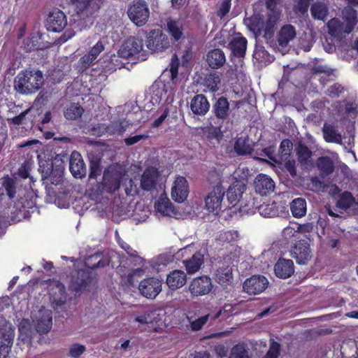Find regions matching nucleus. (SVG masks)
<instances>
[{
	"label": "nucleus",
	"mask_w": 358,
	"mask_h": 358,
	"mask_svg": "<svg viewBox=\"0 0 358 358\" xmlns=\"http://www.w3.org/2000/svg\"><path fill=\"white\" fill-rule=\"evenodd\" d=\"M43 75L40 70L25 69L18 73L14 80V88L22 94L37 92L43 85Z\"/></svg>",
	"instance_id": "f257e3e1"
},
{
	"label": "nucleus",
	"mask_w": 358,
	"mask_h": 358,
	"mask_svg": "<svg viewBox=\"0 0 358 358\" xmlns=\"http://www.w3.org/2000/svg\"><path fill=\"white\" fill-rule=\"evenodd\" d=\"M63 161L56 157L54 159L41 161L39 171L43 184L48 185L45 181L50 180V184L57 185L63 182L64 166Z\"/></svg>",
	"instance_id": "f03ea898"
},
{
	"label": "nucleus",
	"mask_w": 358,
	"mask_h": 358,
	"mask_svg": "<svg viewBox=\"0 0 358 358\" xmlns=\"http://www.w3.org/2000/svg\"><path fill=\"white\" fill-rule=\"evenodd\" d=\"M76 13V20H83L85 26L92 24L99 10L102 0H71Z\"/></svg>",
	"instance_id": "7ed1b4c3"
},
{
	"label": "nucleus",
	"mask_w": 358,
	"mask_h": 358,
	"mask_svg": "<svg viewBox=\"0 0 358 358\" xmlns=\"http://www.w3.org/2000/svg\"><path fill=\"white\" fill-rule=\"evenodd\" d=\"M120 57L127 59H147L148 52L143 50V41L135 36L127 38L117 51Z\"/></svg>",
	"instance_id": "20e7f679"
},
{
	"label": "nucleus",
	"mask_w": 358,
	"mask_h": 358,
	"mask_svg": "<svg viewBox=\"0 0 358 358\" xmlns=\"http://www.w3.org/2000/svg\"><path fill=\"white\" fill-rule=\"evenodd\" d=\"M210 178H209V180L210 182H212L211 178L216 177L215 180L216 185L208 193V196L205 199V203L207 210L213 213L221 210L222 202L224 196V191L222 187V176L220 174L215 170L210 173Z\"/></svg>",
	"instance_id": "39448f33"
},
{
	"label": "nucleus",
	"mask_w": 358,
	"mask_h": 358,
	"mask_svg": "<svg viewBox=\"0 0 358 358\" xmlns=\"http://www.w3.org/2000/svg\"><path fill=\"white\" fill-rule=\"evenodd\" d=\"M122 179V173L117 170H106L103 173L102 181L96 184L95 190L98 194L114 193L120 189Z\"/></svg>",
	"instance_id": "423d86ee"
},
{
	"label": "nucleus",
	"mask_w": 358,
	"mask_h": 358,
	"mask_svg": "<svg viewBox=\"0 0 358 358\" xmlns=\"http://www.w3.org/2000/svg\"><path fill=\"white\" fill-rule=\"evenodd\" d=\"M92 280V273L88 269L76 270L71 275L69 289L75 293V295L80 294L89 288Z\"/></svg>",
	"instance_id": "0eeeda50"
},
{
	"label": "nucleus",
	"mask_w": 358,
	"mask_h": 358,
	"mask_svg": "<svg viewBox=\"0 0 358 358\" xmlns=\"http://www.w3.org/2000/svg\"><path fill=\"white\" fill-rule=\"evenodd\" d=\"M231 108L228 99L224 96L215 99L212 106V113L215 116L217 125L214 127L215 131H222V124L228 122L230 116Z\"/></svg>",
	"instance_id": "6e6552de"
},
{
	"label": "nucleus",
	"mask_w": 358,
	"mask_h": 358,
	"mask_svg": "<svg viewBox=\"0 0 358 358\" xmlns=\"http://www.w3.org/2000/svg\"><path fill=\"white\" fill-rule=\"evenodd\" d=\"M129 20L136 26L142 27L146 24L150 17L148 4L143 0H134L127 10Z\"/></svg>",
	"instance_id": "1a4fd4ad"
},
{
	"label": "nucleus",
	"mask_w": 358,
	"mask_h": 358,
	"mask_svg": "<svg viewBox=\"0 0 358 358\" xmlns=\"http://www.w3.org/2000/svg\"><path fill=\"white\" fill-rule=\"evenodd\" d=\"M145 44L152 52H162L170 45L167 36L159 29L150 31L146 36Z\"/></svg>",
	"instance_id": "9d476101"
},
{
	"label": "nucleus",
	"mask_w": 358,
	"mask_h": 358,
	"mask_svg": "<svg viewBox=\"0 0 358 358\" xmlns=\"http://www.w3.org/2000/svg\"><path fill=\"white\" fill-rule=\"evenodd\" d=\"M48 290L50 298L57 306L64 305L67 299V294L64 285L56 279H50L48 281Z\"/></svg>",
	"instance_id": "9b49d317"
},
{
	"label": "nucleus",
	"mask_w": 358,
	"mask_h": 358,
	"mask_svg": "<svg viewBox=\"0 0 358 358\" xmlns=\"http://www.w3.org/2000/svg\"><path fill=\"white\" fill-rule=\"evenodd\" d=\"M268 285V279L262 275H254L246 279L243 283V289L249 294H259L263 292Z\"/></svg>",
	"instance_id": "f8f14e48"
},
{
	"label": "nucleus",
	"mask_w": 358,
	"mask_h": 358,
	"mask_svg": "<svg viewBox=\"0 0 358 358\" xmlns=\"http://www.w3.org/2000/svg\"><path fill=\"white\" fill-rule=\"evenodd\" d=\"M212 288V280L206 275L194 278L189 285V290L193 296L206 295L211 291Z\"/></svg>",
	"instance_id": "ddd939ff"
},
{
	"label": "nucleus",
	"mask_w": 358,
	"mask_h": 358,
	"mask_svg": "<svg viewBox=\"0 0 358 358\" xmlns=\"http://www.w3.org/2000/svg\"><path fill=\"white\" fill-rule=\"evenodd\" d=\"M138 289L143 296L155 299L162 290V282L156 278H148L140 282Z\"/></svg>",
	"instance_id": "4468645a"
},
{
	"label": "nucleus",
	"mask_w": 358,
	"mask_h": 358,
	"mask_svg": "<svg viewBox=\"0 0 358 358\" xmlns=\"http://www.w3.org/2000/svg\"><path fill=\"white\" fill-rule=\"evenodd\" d=\"M66 25V16L59 9L50 13L46 19L45 27L49 31L61 32Z\"/></svg>",
	"instance_id": "2eb2a0df"
},
{
	"label": "nucleus",
	"mask_w": 358,
	"mask_h": 358,
	"mask_svg": "<svg viewBox=\"0 0 358 358\" xmlns=\"http://www.w3.org/2000/svg\"><path fill=\"white\" fill-rule=\"evenodd\" d=\"M189 185L187 179L183 176H177L171 188V197L177 203L184 202L189 194Z\"/></svg>",
	"instance_id": "dca6fc26"
},
{
	"label": "nucleus",
	"mask_w": 358,
	"mask_h": 358,
	"mask_svg": "<svg viewBox=\"0 0 358 358\" xmlns=\"http://www.w3.org/2000/svg\"><path fill=\"white\" fill-rule=\"evenodd\" d=\"M291 256L298 264H306L312 257L310 245L304 240L297 241L291 250Z\"/></svg>",
	"instance_id": "f3484780"
},
{
	"label": "nucleus",
	"mask_w": 358,
	"mask_h": 358,
	"mask_svg": "<svg viewBox=\"0 0 358 358\" xmlns=\"http://www.w3.org/2000/svg\"><path fill=\"white\" fill-rule=\"evenodd\" d=\"M69 170L73 177L76 178L82 179L85 177L87 173L86 166L78 152H72L69 158Z\"/></svg>",
	"instance_id": "a211bd4d"
},
{
	"label": "nucleus",
	"mask_w": 358,
	"mask_h": 358,
	"mask_svg": "<svg viewBox=\"0 0 358 358\" xmlns=\"http://www.w3.org/2000/svg\"><path fill=\"white\" fill-rule=\"evenodd\" d=\"M255 192L262 196H266L274 191L273 180L265 174H259L254 182Z\"/></svg>",
	"instance_id": "6ab92c4d"
},
{
	"label": "nucleus",
	"mask_w": 358,
	"mask_h": 358,
	"mask_svg": "<svg viewBox=\"0 0 358 358\" xmlns=\"http://www.w3.org/2000/svg\"><path fill=\"white\" fill-rule=\"evenodd\" d=\"M190 109L196 115H205L210 109V103L202 94L195 95L191 100Z\"/></svg>",
	"instance_id": "aec40b11"
},
{
	"label": "nucleus",
	"mask_w": 358,
	"mask_h": 358,
	"mask_svg": "<svg viewBox=\"0 0 358 358\" xmlns=\"http://www.w3.org/2000/svg\"><path fill=\"white\" fill-rule=\"evenodd\" d=\"M274 272L275 275L280 278H289L294 272L292 260L280 258L274 266Z\"/></svg>",
	"instance_id": "412c9836"
},
{
	"label": "nucleus",
	"mask_w": 358,
	"mask_h": 358,
	"mask_svg": "<svg viewBox=\"0 0 358 358\" xmlns=\"http://www.w3.org/2000/svg\"><path fill=\"white\" fill-rule=\"evenodd\" d=\"M159 173L157 169H146L141 178V187L145 191H151L155 189Z\"/></svg>",
	"instance_id": "4be33fe9"
},
{
	"label": "nucleus",
	"mask_w": 358,
	"mask_h": 358,
	"mask_svg": "<svg viewBox=\"0 0 358 358\" xmlns=\"http://www.w3.org/2000/svg\"><path fill=\"white\" fill-rule=\"evenodd\" d=\"M187 282L186 273L181 270H174L167 275L166 283L171 290H176Z\"/></svg>",
	"instance_id": "5701e85b"
},
{
	"label": "nucleus",
	"mask_w": 358,
	"mask_h": 358,
	"mask_svg": "<svg viewBox=\"0 0 358 358\" xmlns=\"http://www.w3.org/2000/svg\"><path fill=\"white\" fill-rule=\"evenodd\" d=\"M29 111L30 109L29 108L20 113L17 115L13 117H8L7 122L10 127L11 129L14 128L18 129L20 128V126H22V128L26 129L27 131L30 129L32 127V121L27 117Z\"/></svg>",
	"instance_id": "b1692460"
},
{
	"label": "nucleus",
	"mask_w": 358,
	"mask_h": 358,
	"mask_svg": "<svg viewBox=\"0 0 358 358\" xmlns=\"http://www.w3.org/2000/svg\"><path fill=\"white\" fill-rule=\"evenodd\" d=\"M206 62L213 69L223 66L226 62L224 52L220 48L210 50L206 55Z\"/></svg>",
	"instance_id": "393cba45"
},
{
	"label": "nucleus",
	"mask_w": 358,
	"mask_h": 358,
	"mask_svg": "<svg viewBox=\"0 0 358 358\" xmlns=\"http://www.w3.org/2000/svg\"><path fill=\"white\" fill-rule=\"evenodd\" d=\"M296 35V29L291 24H285L281 27L277 35L278 45L285 48L289 41L293 40Z\"/></svg>",
	"instance_id": "a878e982"
},
{
	"label": "nucleus",
	"mask_w": 358,
	"mask_h": 358,
	"mask_svg": "<svg viewBox=\"0 0 358 358\" xmlns=\"http://www.w3.org/2000/svg\"><path fill=\"white\" fill-rule=\"evenodd\" d=\"M52 326V312L49 310H45L40 313V317L37 320L36 325V331L41 334H47L50 331Z\"/></svg>",
	"instance_id": "bb28decb"
},
{
	"label": "nucleus",
	"mask_w": 358,
	"mask_h": 358,
	"mask_svg": "<svg viewBox=\"0 0 358 358\" xmlns=\"http://www.w3.org/2000/svg\"><path fill=\"white\" fill-rule=\"evenodd\" d=\"M342 21L345 28V34H350L357 22L356 11L350 7H346L342 12Z\"/></svg>",
	"instance_id": "cd10ccee"
},
{
	"label": "nucleus",
	"mask_w": 358,
	"mask_h": 358,
	"mask_svg": "<svg viewBox=\"0 0 358 358\" xmlns=\"http://www.w3.org/2000/svg\"><path fill=\"white\" fill-rule=\"evenodd\" d=\"M247 39L243 36H236L229 43L232 54L237 57H243L245 55Z\"/></svg>",
	"instance_id": "c85d7f7f"
},
{
	"label": "nucleus",
	"mask_w": 358,
	"mask_h": 358,
	"mask_svg": "<svg viewBox=\"0 0 358 358\" xmlns=\"http://www.w3.org/2000/svg\"><path fill=\"white\" fill-rule=\"evenodd\" d=\"M220 81V77L217 72H210L206 74L201 83V85L206 88L203 90V92H217L219 90Z\"/></svg>",
	"instance_id": "c756f323"
},
{
	"label": "nucleus",
	"mask_w": 358,
	"mask_h": 358,
	"mask_svg": "<svg viewBox=\"0 0 358 358\" xmlns=\"http://www.w3.org/2000/svg\"><path fill=\"white\" fill-rule=\"evenodd\" d=\"M1 186L10 199H13L16 196L19 187L15 176L10 177L9 175L4 176L1 178Z\"/></svg>",
	"instance_id": "7c9ffc66"
},
{
	"label": "nucleus",
	"mask_w": 358,
	"mask_h": 358,
	"mask_svg": "<svg viewBox=\"0 0 358 358\" xmlns=\"http://www.w3.org/2000/svg\"><path fill=\"white\" fill-rule=\"evenodd\" d=\"M42 34L40 32L31 34L23 41V47L26 52H31L37 50H43L46 47L41 41Z\"/></svg>",
	"instance_id": "2f4dec72"
},
{
	"label": "nucleus",
	"mask_w": 358,
	"mask_h": 358,
	"mask_svg": "<svg viewBox=\"0 0 358 358\" xmlns=\"http://www.w3.org/2000/svg\"><path fill=\"white\" fill-rule=\"evenodd\" d=\"M245 190V185L240 181H236L230 185L227 191V199L229 203L235 205L237 201H239Z\"/></svg>",
	"instance_id": "473e14b6"
},
{
	"label": "nucleus",
	"mask_w": 358,
	"mask_h": 358,
	"mask_svg": "<svg viewBox=\"0 0 358 358\" xmlns=\"http://www.w3.org/2000/svg\"><path fill=\"white\" fill-rule=\"evenodd\" d=\"M234 150L240 156L252 155L253 148L250 138L248 136L238 138L234 143Z\"/></svg>",
	"instance_id": "72a5a7b5"
},
{
	"label": "nucleus",
	"mask_w": 358,
	"mask_h": 358,
	"mask_svg": "<svg viewBox=\"0 0 358 358\" xmlns=\"http://www.w3.org/2000/svg\"><path fill=\"white\" fill-rule=\"evenodd\" d=\"M204 258L201 252H196L192 257L183 262L186 271L188 273L192 274L197 272L203 264Z\"/></svg>",
	"instance_id": "f704fd0d"
},
{
	"label": "nucleus",
	"mask_w": 358,
	"mask_h": 358,
	"mask_svg": "<svg viewBox=\"0 0 358 358\" xmlns=\"http://www.w3.org/2000/svg\"><path fill=\"white\" fill-rule=\"evenodd\" d=\"M282 14V10L268 11L267 19L265 22L266 32L265 37L271 38L275 30V26L279 21Z\"/></svg>",
	"instance_id": "c9c22d12"
},
{
	"label": "nucleus",
	"mask_w": 358,
	"mask_h": 358,
	"mask_svg": "<svg viewBox=\"0 0 358 358\" xmlns=\"http://www.w3.org/2000/svg\"><path fill=\"white\" fill-rule=\"evenodd\" d=\"M292 215L295 218H301L306 214L307 203L305 199L298 197L292 201L289 204Z\"/></svg>",
	"instance_id": "e433bc0d"
},
{
	"label": "nucleus",
	"mask_w": 358,
	"mask_h": 358,
	"mask_svg": "<svg viewBox=\"0 0 358 358\" xmlns=\"http://www.w3.org/2000/svg\"><path fill=\"white\" fill-rule=\"evenodd\" d=\"M324 139L327 143H341V135L338 133L336 127L325 122L322 128Z\"/></svg>",
	"instance_id": "4c0bfd02"
},
{
	"label": "nucleus",
	"mask_w": 358,
	"mask_h": 358,
	"mask_svg": "<svg viewBox=\"0 0 358 358\" xmlns=\"http://www.w3.org/2000/svg\"><path fill=\"white\" fill-rule=\"evenodd\" d=\"M109 261L103 259L102 253L96 252L85 259V266L92 270L103 268L108 265Z\"/></svg>",
	"instance_id": "58836bf2"
},
{
	"label": "nucleus",
	"mask_w": 358,
	"mask_h": 358,
	"mask_svg": "<svg viewBox=\"0 0 358 358\" xmlns=\"http://www.w3.org/2000/svg\"><path fill=\"white\" fill-rule=\"evenodd\" d=\"M83 112V108L78 103H71L64 108V115L66 120H76L82 116Z\"/></svg>",
	"instance_id": "ea45409f"
},
{
	"label": "nucleus",
	"mask_w": 358,
	"mask_h": 358,
	"mask_svg": "<svg viewBox=\"0 0 358 358\" xmlns=\"http://www.w3.org/2000/svg\"><path fill=\"white\" fill-rule=\"evenodd\" d=\"M310 13L315 20L325 21L329 15V8L324 3L315 2L310 7Z\"/></svg>",
	"instance_id": "a19ab883"
},
{
	"label": "nucleus",
	"mask_w": 358,
	"mask_h": 358,
	"mask_svg": "<svg viewBox=\"0 0 358 358\" xmlns=\"http://www.w3.org/2000/svg\"><path fill=\"white\" fill-rule=\"evenodd\" d=\"M329 33L334 37H339L343 34H345V28L342 20L339 18H332L327 22Z\"/></svg>",
	"instance_id": "79ce46f5"
},
{
	"label": "nucleus",
	"mask_w": 358,
	"mask_h": 358,
	"mask_svg": "<svg viewBox=\"0 0 358 358\" xmlns=\"http://www.w3.org/2000/svg\"><path fill=\"white\" fill-rule=\"evenodd\" d=\"M317 166L323 176H329L334 171V164L329 157H320L317 159Z\"/></svg>",
	"instance_id": "37998d69"
},
{
	"label": "nucleus",
	"mask_w": 358,
	"mask_h": 358,
	"mask_svg": "<svg viewBox=\"0 0 358 358\" xmlns=\"http://www.w3.org/2000/svg\"><path fill=\"white\" fill-rule=\"evenodd\" d=\"M355 203V199L349 191L342 192L337 200L336 207L347 210Z\"/></svg>",
	"instance_id": "c03bdc74"
},
{
	"label": "nucleus",
	"mask_w": 358,
	"mask_h": 358,
	"mask_svg": "<svg viewBox=\"0 0 358 358\" xmlns=\"http://www.w3.org/2000/svg\"><path fill=\"white\" fill-rule=\"evenodd\" d=\"M167 30L175 41H179L183 34L182 23L178 20H171L167 22Z\"/></svg>",
	"instance_id": "a18cd8bd"
},
{
	"label": "nucleus",
	"mask_w": 358,
	"mask_h": 358,
	"mask_svg": "<svg viewBox=\"0 0 358 358\" xmlns=\"http://www.w3.org/2000/svg\"><path fill=\"white\" fill-rule=\"evenodd\" d=\"M232 278V269L229 266L220 267L215 272V280L220 285L228 283Z\"/></svg>",
	"instance_id": "49530a36"
},
{
	"label": "nucleus",
	"mask_w": 358,
	"mask_h": 358,
	"mask_svg": "<svg viewBox=\"0 0 358 358\" xmlns=\"http://www.w3.org/2000/svg\"><path fill=\"white\" fill-rule=\"evenodd\" d=\"M250 29L258 35L264 34L266 32V27L264 17L260 15H255L250 20Z\"/></svg>",
	"instance_id": "de8ad7c7"
},
{
	"label": "nucleus",
	"mask_w": 358,
	"mask_h": 358,
	"mask_svg": "<svg viewBox=\"0 0 358 358\" xmlns=\"http://www.w3.org/2000/svg\"><path fill=\"white\" fill-rule=\"evenodd\" d=\"M296 154L298 162L301 165L308 164L309 159L312 156L311 150L305 144L300 143L296 148Z\"/></svg>",
	"instance_id": "09e8293b"
},
{
	"label": "nucleus",
	"mask_w": 358,
	"mask_h": 358,
	"mask_svg": "<svg viewBox=\"0 0 358 358\" xmlns=\"http://www.w3.org/2000/svg\"><path fill=\"white\" fill-rule=\"evenodd\" d=\"M155 210L164 215H170L174 210V206L167 198L160 199L155 204Z\"/></svg>",
	"instance_id": "8fccbe9b"
},
{
	"label": "nucleus",
	"mask_w": 358,
	"mask_h": 358,
	"mask_svg": "<svg viewBox=\"0 0 358 358\" xmlns=\"http://www.w3.org/2000/svg\"><path fill=\"white\" fill-rule=\"evenodd\" d=\"M276 203H263L258 208L259 214L265 217H273L278 215V210L276 208Z\"/></svg>",
	"instance_id": "3c124183"
},
{
	"label": "nucleus",
	"mask_w": 358,
	"mask_h": 358,
	"mask_svg": "<svg viewBox=\"0 0 358 358\" xmlns=\"http://www.w3.org/2000/svg\"><path fill=\"white\" fill-rule=\"evenodd\" d=\"M229 358H250L248 349L244 343H238L232 347Z\"/></svg>",
	"instance_id": "603ef678"
},
{
	"label": "nucleus",
	"mask_w": 358,
	"mask_h": 358,
	"mask_svg": "<svg viewBox=\"0 0 358 358\" xmlns=\"http://www.w3.org/2000/svg\"><path fill=\"white\" fill-rule=\"evenodd\" d=\"M126 126L121 122H112L106 127V131L110 135H122L126 131Z\"/></svg>",
	"instance_id": "864d4df0"
},
{
	"label": "nucleus",
	"mask_w": 358,
	"mask_h": 358,
	"mask_svg": "<svg viewBox=\"0 0 358 358\" xmlns=\"http://www.w3.org/2000/svg\"><path fill=\"white\" fill-rule=\"evenodd\" d=\"M156 315L155 310H146L136 316L135 320L142 324L153 323L156 318Z\"/></svg>",
	"instance_id": "5fc2aeb1"
},
{
	"label": "nucleus",
	"mask_w": 358,
	"mask_h": 358,
	"mask_svg": "<svg viewBox=\"0 0 358 358\" xmlns=\"http://www.w3.org/2000/svg\"><path fill=\"white\" fill-rule=\"evenodd\" d=\"M314 225L312 222H306L302 224H299L297 229L294 230L291 227H286L284 229V233L292 234V231L299 232L300 234L310 233L313 230Z\"/></svg>",
	"instance_id": "6e6d98bb"
},
{
	"label": "nucleus",
	"mask_w": 358,
	"mask_h": 358,
	"mask_svg": "<svg viewBox=\"0 0 358 358\" xmlns=\"http://www.w3.org/2000/svg\"><path fill=\"white\" fill-rule=\"evenodd\" d=\"M253 57L259 62L263 63L270 61V55L262 46L256 47L254 52Z\"/></svg>",
	"instance_id": "4d7b16f0"
},
{
	"label": "nucleus",
	"mask_w": 358,
	"mask_h": 358,
	"mask_svg": "<svg viewBox=\"0 0 358 358\" xmlns=\"http://www.w3.org/2000/svg\"><path fill=\"white\" fill-rule=\"evenodd\" d=\"M280 355V345L279 343L272 341L269 349L264 358H278Z\"/></svg>",
	"instance_id": "13d9d810"
},
{
	"label": "nucleus",
	"mask_w": 358,
	"mask_h": 358,
	"mask_svg": "<svg viewBox=\"0 0 358 358\" xmlns=\"http://www.w3.org/2000/svg\"><path fill=\"white\" fill-rule=\"evenodd\" d=\"M85 350L86 348L85 345L74 343L70 347L68 355L72 358H78Z\"/></svg>",
	"instance_id": "bf43d9fd"
},
{
	"label": "nucleus",
	"mask_w": 358,
	"mask_h": 358,
	"mask_svg": "<svg viewBox=\"0 0 358 358\" xmlns=\"http://www.w3.org/2000/svg\"><path fill=\"white\" fill-rule=\"evenodd\" d=\"M94 60L92 59V57H90L88 54H85L83 57L80 58V59L78 62V69L79 71H85L87 69L89 68L90 64L94 62Z\"/></svg>",
	"instance_id": "052dcab7"
},
{
	"label": "nucleus",
	"mask_w": 358,
	"mask_h": 358,
	"mask_svg": "<svg viewBox=\"0 0 358 358\" xmlns=\"http://www.w3.org/2000/svg\"><path fill=\"white\" fill-rule=\"evenodd\" d=\"M343 91V87L337 83L330 86L327 90L326 94L331 98H337Z\"/></svg>",
	"instance_id": "680f3d73"
},
{
	"label": "nucleus",
	"mask_w": 358,
	"mask_h": 358,
	"mask_svg": "<svg viewBox=\"0 0 358 358\" xmlns=\"http://www.w3.org/2000/svg\"><path fill=\"white\" fill-rule=\"evenodd\" d=\"M312 0H298L297 3L294 6V10L296 13L304 15L307 13L310 1Z\"/></svg>",
	"instance_id": "e2e57ef3"
},
{
	"label": "nucleus",
	"mask_w": 358,
	"mask_h": 358,
	"mask_svg": "<svg viewBox=\"0 0 358 358\" xmlns=\"http://www.w3.org/2000/svg\"><path fill=\"white\" fill-rule=\"evenodd\" d=\"M293 144L289 139H283L280 145L279 152L282 156H289L292 149Z\"/></svg>",
	"instance_id": "0e129e2a"
},
{
	"label": "nucleus",
	"mask_w": 358,
	"mask_h": 358,
	"mask_svg": "<svg viewBox=\"0 0 358 358\" xmlns=\"http://www.w3.org/2000/svg\"><path fill=\"white\" fill-rule=\"evenodd\" d=\"M209 318L208 315L201 316L191 322V329L193 331L200 330L203 325L208 322Z\"/></svg>",
	"instance_id": "69168bd1"
},
{
	"label": "nucleus",
	"mask_w": 358,
	"mask_h": 358,
	"mask_svg": "<svg viewBox=\"0 0 358 358\" xmlns=\"http://www.w3.org/2000/svg\"><path fill=\"white\" fill-rule=\"evenodd\" d=\"M231 0H223L220 3L217 11V16L220 17H224L230 10Z\"/></svg>",
	"instance_id": "338daca9"
},
{
	"label": "nucleus",
	"mask_w": 358,
	"mask_h": 358,
	"mask_svg": "<svg viewBox=\"0 0 358 358\" xmlns=\"http://www.w3.org/2000/svg\"><path fill=\"white\" fill-rule=\"evenodd\" d=\"M29 172H30L29 166L27 164L24 163L20 166V167L18 169L17 173H15L14 176L16 175L22 179H27V178H29L30 180H32L33 178H32V177L29 176V175H30Z\"/></svg>",
	"instance_id": "774afa93"
}]
</instances>
